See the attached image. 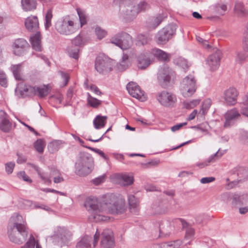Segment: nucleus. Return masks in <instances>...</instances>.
<instances>
[{
  "label": "nucleus",
  "mask_w": 248,
  "mask_h": 248,
  "mask_svg": "<svg viewBox=\"0 0 248 248\" xmlns=\"http://www.w3.org/2000/svg\"><path fill=\"white\" fill-rule=\"evenodd\" d=\"M138 67L140 69H145L153 62V57L150 51L140 54L137 57Z\"/></svg>",
  "instance_id": "14"
},
{
  "label": "nucleus",
  "mask_w": 248,
  "mask_h": 248,
  "mask_svg": "<svg viewBox=\"0 0 248 248\" xmlns=\"http://www.w3.org/2000/svg\"><path fill=\"white\" fill-rule=\"evenodd\" d=\"M79 49L78 47L71 46L68 48V53L69 56L76 60L78 59Z\"/></svg>",
  "instance_id": "37"
},
{
  "label": "nucleus",
  "mask_w": 248,
  "mask_h": 248,
  "mask_svg": "<svg viewBox=\"0 0 248 248\" xmlns=\"http://www.w3.org/2000/svg\"><path fill=\"white\" fill-rule=\"evenodd\" d=\"M48 169L50 170V175H60V171L54 166L48 167Z\"/></svg>",
  "instance_id": "60"
},
{
  "label": "nucleus",
  "mask_w": 248,
  "mask_h": 248,
  "mask_svg": "<svg viewBox=\"0 0 248 248\" xmlns=\"http://www.w3.org/2000/svg\"><path fill=\"white\" fill-rule=\"evenodd\" d=\"M21 3L25 12L32 11L36 9L37 0H21Z\"/></svg>",
  "instance_id": "22"
},
{
  "label": "nucleus",
  "mask_w": 248,
  "mask_h": 248,
  "mask_svg": "<svg viewBox=\"0 0 248 248\" xmlns=\"http://www.w3.org/2000/svg\"><path fill=\"white\" fill-rule=\"evenodd\" d=\"M35 245V238L32 234H31L28 241L21 247V248H34Z\"/></svg>",
  "instance_id": "45"
},
{
  "label": "nucleus",
  "mask_w": 248,
  "mask_h": 248,
  "mask_svg": "<svg viewBox=\"0 0 248 248\" xmlns=\"http://www.w3.org/2000/svg\"><path fill=\"white\" fill-rule=\"evenodd\" d=\"M12 47L13 53L15 55L20 56L25 53L29 47V45L25 39L18 38L13 41Z\"/></svg>",
  "instance_id": "12"
},
{
  "label": "nucleus",
  "mask_w": 248,
  "mask_h": 248,
  "mask_svg": "<svg viewBox=\"0 0 248 248\" xmlns=\"http://www.w3.org/2000/svg\"><path fill=\"white\" fill-rule=\"evenodd\" d=\"M31 43L32 48L36 51H41L42 47L41 45L40 34L37 32L35 34L31 37Z\"/></svg>",
  "instance_id": "24"
},
{
  "label": "nucleus",
  "mask_w": 248,
  "mask_h": 248,
  "mask_svg": "<svg viewBox=\"0 0 248 248\" xmlns=\"http://www.w3.org/2000/svg\"><path fill=\"white\" fill-rule=\"evenodd\" d=\"M109 200L111 202H107L100 208L96 199H87L85 202L84 206L91 214L90 218L93 219L95 221H105L108 220L109 218L108 217L102 214L105 208L111 214H121L124 212L126 208L124 199L117 198L115 195H111Z\"/></svg>",
  "instance_id": "1"
},
{
  "label": "nucleus",
  "mask_w": 248,
  "mask_h": 248,
  "mask_svg": "<svg viewBox=\"0 0 248 248\" xmlns=\"http://www.w3.org/2000/svg\"><path fill=\"white\" fill-rule=\"evenodd\" d=\"M106 178V175L103 174L101 176H100L92 180V182L95 185H99L100 184L105 182Z\"/></svg>",
  "instance_id": "56"
},
{
  "label": "nucleus",
  "mask_w": 248,
  "mask_h": 248,
  "mask_svg": "<svg viewBox=\"0 0 248 248\" xmlns=\"http://www.w3.org/2000/svg\"><path fill=\"white\" fill-rule=\"evenodd\" d=\"M215 180V178L213 177H203L201 179L200 182L202 184H207L212 182Z\"/></svg>",
  "instance_id": "64"
},
{
  "label": "nucleus",
  "mask_w": 248,
  "mask_h": 248,
  "mask_svg": "<svg viewBox=\"0 0 248 248\" xmlns=\"http://www.w3.org/2000/svg\"><path fill=\"white\" fill-rule=\"evenodd\" d=\"M22 70V63L12 65L11 70L12 71L15 79L16 80H22L23 78L21 75V72Z\"/></svg>",
  "instance_id": "26"
},
{
  "label": "nucleus",
  "mask_w": 248,
  "mask_h": 248,
  "mask_svg": "<svg viewBox=\"0 0 248 248\" xmlns=\"http://www.w3.org/2000/svg\"><path fill=\"white\" fill-rule=\"evenodd\" d=\"M93 166L92 155L87 152H81L75 163V172L80 176H86L92 172Z\"/></svg>",
  "instance_id": "3"
},
{
  "label": "nucleus",
  "mask_w": 248,
  "mask_h": 248,
  "mask_svg": "<svg viewBox=\"0 0 248 248\" xmlns=\"http://www.w3.org/2000/svg\"><path fill=\"white\" fill-rule=\"evenodd\" d=\"M166 16L162 15H159L155 18L153 21V26L154 28H156L162 22Z\"/></svg>",
  "instance_id": "50"
},
{
  "label": "nucleus",
  "mask_w": 248,
  "mask_h": 248,
  "mask_svg": "<svg viewBox=\"0 0 248 248\" xmlns=\"http://www.w3.org/2000/svg\"><path fill=\"white\" fill-rule=\"evenodd\" d=\"M26 29L30 31L38 32L39 21L38 17L35 16H31L28 17L25 21Z\"/></svg>",
  "instance_id": "19"
},
{
  "label": "nucleus",
  "mask_w": 248,
  "mask_h": 248,
  "mask_svg": "<svg viewBox=\"0 0 248 248\" xmlns=\"http://www.w3.org/2000/svg\"><path fill=\"white\" fill-rule=\"evenodd\" d=\"M234 13L238 17L245 16L248 14V11L244 4L240 1H236L234 7Z\"/></svg>",
  "instance_id": "23"
},
{
  "label": "nucleus",
  "mask_w": 248,
  "mask_h": 248,
  "mask_svg": "<svg viewBox=\"0 0 248 248\" xmlns=\"http://www.w3.org/2000/svg\"><path fill=\"white\" fill-rule=\"evenodd\" d=\"M187 124L186 122L180 123L177 124H176L171 127V130L173 132H175L179 129H180L181 127H182L183 126L186 125Z\"/></svg>",
  "instance_id": "62"
},
{
  "label": "nucleus",
  "mask_w": 248,
  "mask_h": 248,
  "mask_svg": "<svg viewBox=\"0 0 248 248\" xmlns=\"http://www.w3.org/2000/svg\"><path fill=\"white\" fill-rule=\"evenodd\" d=\"M114 2L119 3L123 17L126 20H133L138 15L136 6L131 3L130 0H115Z\"/></svg>",
  "instance_id": "8"
},
{
  "label": "nucleus",
  "mask_w": 248,
  "mask_h": 248,
  "mask_svg": "<svg viewBox=\"0 0 248 248\" xmlns=\"http://www.w3.org/2000/svg\"><path fill=\"white\" fill-rule=\"evenodd\" d=\"M55 29L60 34L65 35H70L77 30L74 21L67 17L58 20L55 23Z\"/></svg>",
  "instance_id": "6"
},
{
  "label": "nucleus",
  "mask_w": 248,
  "mask_h": 248,
  "mask_svg": "<svg viewBox=\"0 0 248 248\" xmlns=\"http://www.w3.org/2000/svg\"><path fill=\"white\" fill-rule=\"evenodd\" d=\"M48 149L49 152L51 153H54L56 151H58V143L57 141H52L49 143L48 145Z\"/></svg>",
  "instance_id": "51"
},
{
  "label": "nucleus",
  "mask_w": 248,
  "mask_h": 248,
  "mask_svg": "<svg viewBox=\"0 0 248 248\" xmlns=\"http://www.w3.org/2000/svg\"><path fill=\"white\" fill-rule=\"evenodd\" d=\"M34 147L38 152L42 153L44 148L43 140L41 139L37 140L34 143Z\"/></svg>",
  "instance_id": "47"
},
{
  "label": "nucleus",
  "mask_w": 248,
  "mask_h": 248,
  "mask_svg": "<svg viewBox=\"0 0 248 248\" xmlns=\"http://www.w3.org/2000/svg\"><path fill=\"white\" fill-rule=\"evenodd\" d=\"M12 128V123L6 117H0V129L3 132H9Z\"/></svg>",
  "instance_id": "27"
},
{
  "label": "nucleus",
  "mask_w": 248,
  "mask_h": 248,
  "mask_svg": "<svg viewBox=\"0 0 248 248\" xmlns=\"http://www.w3.org/2000/svg\"><path fill=\"white\" fill-rule=\"evenodd\" d=\"M102 239L101 244L105 248H111L115 245L113 232L109 230H104L102 233Z\"/></svg>",
  "instance_id": "15"
},
{
  "label": "nucleus",
  "mask_w": 248,
  "mask_h": 248,
  "mask_svg": "<svg viewBox=\"0 0 248 248\" xmlns=\"http://www.w3.org/2000/svg\"><path fill=\"white\" fill-rule=\"evenodd\" d=\"M29 165L33 168L37 172L38 175L41 178V179L44 181V183L46 184H49L51 183V181L50 180V176H47L46 175L44 172H42L41 171L40 168L33 164H29Z\"/></svg>",
  "instance_id": "28"
},
{
  "label": "nucleus",
  "mask_w": 248,
  "mask_h": 248,
  "mask_svg": "<svg viewBox=\"0 0 248 248\" xmlns=\"http://www.w3.org/2000/svg\"><path fill=\"white\" fill-rule=\"evenodd\" d=\"M15 166V163L14 162H9L5 164V171L8 174H11L13 172L14 168Z\"/></svg>",
  "instance_id": "52"
},
{
  "label": "nucleus",
  "mask_w": 248,
  "mask_h": 248,
  "mask_svg": "<svg viewBox=\"0 0 248 248\" xmlns=\"http://www.w3.org/2000/svg\"><path fill=\"white\" fill-rule=\"evenodd\" d=\"M183 242L180 239L162 243L164 248H181Z\"/></svg>",
  "instance_id": "32"
},
{
  "label": "nucleus",
  "mask_w": 248,
  "mask_h": 248,
  "mask_svg": "<svg viewBox=\"0 0 248 248\" xmlns=\"http://www.w3.org/2000/svg\"><path fill=\"white\" fill-rule=\"evenodd\" d=\"M91 241V237L85 236L77 243L76 247L77 248H88L90 247V243Z\"/></svg>",
  "instance_id": "35"
},
{
  "label": "nucleus",
  "mask_w": 248,
  "mask_h": 248,
  "mask_svg": "<svg viewBox=\"0 0 248 248\" xmlns=\"http://www.w3.org/2000/svg\"><path fill=\"white\" fill-rule=\"evenodd\" d=\"M225 150L220 151V149H219L215 154L213 155H211L208 157V162H216L217 160L219 159L225 153Z\"/></svg>",
  "instance_id": "38"
},
{
  "label": "nucleus",
  "mask_w": 248,
  "mask_h": 248,
  "mask_svg": "<svg viewBox=\"0 0 248 248\" xmlns=\"http://www.w3.org/2000/svg\"><path fill=\"white\" fill-rule=\"evenodd\" d=\"M77 10L80 22V27H81L83 25L86 24V16L84 13L79 9L78 8Z\"/></svg>",
  "instance_id": "48"
},
{
  "label": "nucleus",
  "mask_w": 248,
  "mask_h": 248,
  "mask_svg": "<svg viewBox=\"0 0 248 248\" xmlns=\"http://www.w3.org/2000/svg\"><path fill=\"white\" fill-rule=\"evenodd\" d=\"M150 51L152 57H153V60L154 57L162 62H168L170 60V55L160 49L154 48L151 49Z\"/></svg>",
  "instance_id": "20"
},
{
  "label": "nucleus",
  "mask_w": 248,
  "mask_h": 248,
  "mask_svg": "<svg viewBox=\"0 0 248 248\" xmlns=\"http://www.w3.org/2000/svg\"><path fill=\"white\" fill-rule=\"evenodd\" d=\"M59 73H60V75L61 76L62 78L64 81V85H66L67 84V83L69 81V75L67 73L63 72L62 71H60Z\"/></svg>",
  "instance_id": "61"
},
{
  "label": "nucleus",
  "mask_w": 248,
  "mask_h": 248,
  "mask_svg": "<svg viewBox=\"0 0 248 248\" xmlns=\"http://www.w3.org/2000/svg\"><path fill=\"white\" fill-rule=\"evenodd\" d=\"M175 75V72L171 69L167 65H162L160 67L157 73V79L159 84L162 87L166 88Z\"/></svg>",
  "instance_id": "9"
},
{
  "label": "nucleus",
  "mask_w": 248,
  "mask_h": 248,
  "mask_svg": "<svg viewBox=\"0 0 248 248\" xmlns=\"http://www.w3.org/2000/svg\"><path fill=\"white\" fill-rule=\"evenodd\" d=\"M110 42L119 46L123 50L129 48L133 43L132 37L124 31L119 32L110 39Z\"/></svg>",
  "instance_id": "7"
},
{
  "label": "nucleus",
  "mask_w": 248,
  "mask_h": 248,
  "mask_svg": "<svg viewBox=\"0 0 248 248\" xmlns=\"http://www.w3.org/2000/svg\"><path fill=\"white\" fill-rule=\"evenodd\" d=\"M211 105V101L210 99H206L203 101L200 110L202 115H204L207 112Z\"/></svg>",
  "instance_id": "40"
},
{
  "label": "nucleus",
  "mask_w": 248,
  "mask_h": 248,
  "mask_svg": "<svg viewBox=\"0 0 248 248\" xmlns=\"http://www.w3.org/2000/svg\"><path fill=\"white\" fill-rule=\"evenodd\" d=\"M225 122L224 124L225 127H229L232 125L240 117V114L236 108L227 111L225 114Z\"/></svg>",
  "instance_id": "16"
},
{
  "label": "nucleus",
  "mask_w": 248,
  "mask_h": 248,
  "mask_svg": "<svg viewBox=\"0 0 248 248\" xmlns=\"http://www.w3.org/2000/svg\"><path fill=\"white\" fill-rule=\"evenodd\" d=\"M200 99L193 100L192 101H189V102L186 103V108H193L196 106L197 105H198L200 103Z\"/></svg>",
  "instance_id": "58"
},
{
  "label": "nucleus",
  "mask_w": 248,
  "mask_h": 248,
  "mask_svg": "<svg viewBox=\"0 0 248 248\" xmlns=\"http://www.w3.org/2000/svg\"><path fill=\"white\" fill-rule=\"evenodd\" d=\"M88 103L93 108H97L101 103V101L95 98H91L89 100Z\"/></svg>",
  "instance_id": "54"
},
{
  "label": "nucleus",
  "mask_w": 248,
  "mask_h": 248,
  "mask_svg": "<svg viewBox=\"0 0 248 248\" xmlns=\"http://www.w3.org/2000/svg\"><path fill=\"white\" fill-rule=\"evenodd\" d=\"M248 57V46H244V50L237 53L236 61L239 63L244 62Z\"/></svg>",
  "instance_id": "36"
},
{
  "label": "nucleus",
  "mask_w": 248,
  "mask_h": 248,
  "mask_svg": "<svg viewBox=\"0 0 248 248\" xmlns=\"http://www.w3.org/2000/svg\"><path fill=\"white\" fill-rule=\"evenodd\" d=\"M240 196L237 194H234L232 196V204L233 206H236L240 203Z\"/></svg>",
  "instance_id": "59"
},
{
  "label": "nucleus",
  "mask_w": 248,
  "mask_h": 248,
  "mask_svg": "<svg viewBox=\"0 0 248 248\" xmlns=\"http://www.w3.org/2000/svg\"><path fill=\"white\" fill-rule=\"evenodd\" d=\"M221 56V52L219 50L210 55L207 60V63L210 67L211 71L217 70L220 64V60Z\"/></svg>",
  "instance_id": "17"
},
{
  "label": "nucleus",
  "mask_w": 248,
  "mask_h": 248,
  "mask_svg": "<svg viewBox=\"0 0 248 248\" xmlns=\"http://www.w3.org/2000/svg\"><path fill=\"white\" fill-rule=\"evenodd\" d=\"M175 62L177 65L183 68L184 69H187L188 67L186 60L182 57H179L176 59Z\"/></svg>",
  "instance_id": "43"
},
{
  "label": "nucleus",
  "mask_w": 248,
  "mask_h": 248,
  "mask_svg": "<svg viewBox=\"0 0 248 248\" xmlns=\"http://www.w3.org/2000/svg\"><path fill=\"white\" fill-rule=\"evenodd\" d=\"M50 92L48 85H43L40 86H36V93L39 97L43 98L47 95Z\"/></svg>",
  "instance_id": "31"
},
{
  "label": "nucleus",
  "mask_w": 248,
  "mask_h": 248,
  "mask_svg": "<svg viewBox=\"0 0 248 248\" xmlns=\"http://www.w3.org/2000/svg\"><path fill=\"white\" fill-rule=\"evenodd\" d=\"M149 41L148 37L144 34H140L136 38V45L142 46L146 44Z\"/></svg>",
  "instance_id": "39"
},
{
  "label": "nucleus",
  "mask_w": 248,
  "mask_h": 248,
  "mask_svg": "<svg viewBox=\"0 0 248 248\" xmlns=\"http://www.w3.org/2000/svg\"><path fill=\"white\" fill-rule=\"evenodd\" d=\"M128 204L130 212L137 214L140 210L139 201L135 196L130 195L128 197Z\"/></svg>",
  "instance_id": "21"
},
{
  "label": "nucleus",
  "mask_w": 248,
  "mask_h": 248,
  "mask_svg": "<svg viewBox=\"0 0 248 248\" xmlns=\"http://www.w3.org/2000/svg\"><path fill=\"white\" fill-rule=\"evenodd\" d=\"M95 33L97 39L101 40L104 38L107 34V31L102 29L99 26H97L95 28Z\"/></svg>",
  "instance_id": "42"
},
{
  "label": "nucleus",
  "mask_w": 248,
  "mask_h": 248,
  "mask_svg": "<svg viewBox=\"0 0 248 248\" xmlns=\"http://www.w3.org/2000/svg\"><path fill=\"white\" fill-rule=\"evenodd\" d=\"M238 93L234 88H230L224 93V99L226 103L229 106L234 105L237 101Z\"/></svg>",
  "instance_id": "18"
},
{
  "label": "nucleus",
  "mask_w": 248,
  "mask_h": 248,
  "mask_svg": "<svg viewBox=\"0 0 248 248\" xmlns=\"http://www.w3.org/2000/svg\"><path fill=\"white\" fill-rule=\"evenodd\" d=\"M129 66V62L128 61H121L119 63L117 64V68L119 71H123L126 69Z\"/></svg>",
  "instance_id": "55"
},
{
  "label": "nucleus",
  "mask_w": 248,
  "mask_h": 248,
  "mask_svg": "<svg viewBox=\"0 0 248 248\" xmlns=\"http://www.w3.org/2000/svg\"><path fill=\"white\" fill-rule=\"evenodd\" d=\"M90 90L94 93L97 95L102 94V92L100 91L99 88L95 85L92 84L90 87Z\"/></svg>",
  "instance_id": "63"
},
{
  "label": "nucleus",
  "mask_w": 248,
  "mask_h": 248,
  "mask_svg": "<svg viewBox=\"0 0 248 248\" xmlns=\"http://www.w3.org/2000/svg\"><path fill=\"white\" fill-rule=\"evenodd\" d=\"M95 68L99 73L104 74L112 71V65L107 58L98 56L95 62Z\"/></svg>",
  "instance_id": "11"
},
{
  "label": "nucleus",
  "mask_w": 248,
  "mask_h": 248,
  "mask_svg": "<svg viewBox=\"0 0 248 248\" xmlns=\"http://www.w3.org/2000/svg\"><path fill=\"white\" fill-rule=\"evenodd\" d=\"M73 45L77 47H81L86 44V40L83 34L80 33L72 40Z\"/></svg>",
  "instance_id": "30"
},
{
  "label": "nucleus",
  "mask_w": 248,
  "mask_h": 248,
  "mask_svg": "<svg viewBox=\"0 0 248 248\" xmlns=\"http://www.w3.org/2000/svg\"><path fill=\"white\" fill-rule=\"evenodd\" d=\"M22 94H26L28 96H34L36 95V86L25 85L22 90H20Z\"/></svg>",
  "instance_id": "29"
},
{
  "label": "nucleus",
  "mask_w": 248,
  "mask_h": 248,
  "mask_svg": "<svg viewBox=\"0 0 248 248\" xmlns=\"http://www.w3.org/2000/svg\"><path fill=\"white\" fill-rule=\"evenodd\" d=\"M227 10V6L225 4H217L215 6L216 12L221 16L225 14V12Z\"/></svg>",
  "instance_id": "46"
},
{
  "label": "nucleus",
  "mask_w": 248,
  "mask_h": 248,
  "mask_svg": "<svg viewBox=\"0 0 248 248\" xmlns=\"http://www.w3.org/2000/svg\"><path fill=\"white\" fill-rule=\"evenodd\" d=\"M53 16L52 11L51 9L47 10L45 16V28L47 30L51 26V19Z\"/></svg>",
  "instance_id": "41"
},
{
  "label": "nucleus",
  "mask_w": 248,
  "mask_h": 248,
  "mask_svg": "<svg viewBox=\"0 0 248 248\" xmlns=\"http://www.w3.org/2000/svg\"><path fill=\"white\" fill-rule=\"evenodd\" d=\"M73 93H74V89L73 87H70L69 88V89L67 91V98H66V101L67 103L66 104L64 105V106H68V105H71V104L70 103V101L71 100L73 96Z\"/></svg>",
  "instance_id": "53"
},
{
  "label": "nucleus",
  "mask_w": 248,
  "mask_h": 248,
  "mask_svg": "<svg viewBox=\"0 0 248 248\" xmlns=\"http://www.w3.org/2000/svg\"><path fill=\"white\" fill-rule=\"evenodd\" d=\"M107 119L108 117L106 116L97 115L93 121L94 127L97 129L104 127L106 125Z\"/></svg>",
  "instance_id": "25"
},
{
  "label": "nucleus",
  "mask_w": 248,
  "mask_h": 248,
  "mask_svg": "<svg viewBox=\"0 0 248 248\" xmlns=\"http://www.w3.org/2000/svg\"><path fill=\"white\" fill-rule=\"evenodd\" d=\"M136 6V9L138 10V14L141 12H144L150 8L149 5L145 1H141Z\"/></svg>",
  "instance_id": "44"
},
{
  "label": "nucleus",
  "mask_w": 248,
  "mask_h": 248,
  "mask_svg": "<svg viewBox=\"0 0 248 248\" xmlns=\"http://www.w3.org/2000/svg\"><path fill=\"white\" fill-rule=\"evenodd\" d=\"M118 178L120 180L122 181L124 186L131 185L134 182L133 177L126 174H121L119 175Z\"/></svg>",
  "instance_id": "34"
},
{
  "label": "nucleus",
  "mask_w": 248,
  "mask_h": 248,
  "mask_svg": "<svg viewBox=\"0 0 248 248\" xmlns=\"http://www.w3.org/2000/svg\"><path fill=\"white\" fill-rule=\"evenodd\" d=\"M17 176L19 179H22L25 182H29V183H31L32 182V180L26 174L24 171H21L18 172L17 173Z\"/></svg>",
  "instance_id": "49"
},
{
  "label": "nucleus",
  "mask_w": 248,
  "mask_h": 248,
  "mask_svg": "<svg viewBox=\"0 0 248 248\" xmlns=\"http://www.w3.org/2000/svg\"><path fill=\"white\" fill-rule=\"evenodd\" d=\"M196 82V79L192 75L186 76L182 79L180 90L184 97H190L195 93L197 88Z\"/></svg>",
  "instance_id": "4"
},
{
  "label": "nucleus",
  "mask_w": 248,
  "mask_h": 248,
  "mask_svg": "<svg viewBox=\"0 0 248 248\" xmlns=\"http://www.w3.org/2000/svg\"><path fill=\"white\" fill-rule=\"evenodd\" d=\"M7 233L10 240L17 244H21L27 238L29 228L23 217L15 213L10 217L7 227Z\"/></svg>",
  "instance_id": "2"
},
{
  "label": "nucleus",
  "mask_w": 248,
  "mask_h": 248,
  "mask_svg": "<svg viewBox=\"0 0 248 248\" xmlns=\"http://www.w3.org/2000/svg\"><path fill=\"white\" fill-rule=\"evenodd\" d=\"M176 25L170 24L159 30L155 36V40L158 45H165L172 38L175 34Z\"/></svg>",
  "instance_id": "5"
},
{
  "label": "nucleus",
  "mask_w": 248,
  "mask_h": 248,
  "mask_svg": "<svg viewBox=\"0 0 248 248\" xmlns=\"http://www.w3.org/2000/svg\"><path fill=\"white\" fill-rule=\"evenodd\" d=\"M232 173L236 174L240 178H245L247 174V169L242 166H237L232 170Z\"/></svg>",
  "instance_id": "33"
},
{
  "label": "nucleus",
  "mask_w": 248,
  "mask_h": 248,
  "mask_svg": "<svg viewBox=\"0 0 248 248\" xmlns=\"http://www.w3.org/2000/svg\"><path fill=\"white\" fill-rule=\"evenodd\" d=\"M0 84L4 87H6L7 86V80L6 75L4 72L1 71H0Z\"/></svg>",
  "instance_id": "57"
},
{
  "label": "nucleus",
  "mask_w": 248,
  "mask_h": 248,
  "mask_svg": "<svg viewBox=\"0 0 248 248\" xmlns=\"http://www.w3.org/2000/svg\"><path fill=\"white\" fill-rule=\"evenodd\" d=\"M126 89L129 93L133 97L141 101L145 100L146 97L144 92L136 83L132 81L129 82L126 85Z\"/></svg>",
  "instance_id": "13"
},
{
  "label": "nucleus",
  "mask_w": 248,
  "mask_h": 248,
  "mask_svg": "<svg viewBox=\"0 0 248 248\" xmlns=\"http://www.w3.org/2000/svg\"><path fill=\"white\" fill-rule=\"evenodd\" d=\"M157 99L161 105L165 107H172L177 101L175 94L163 91L158 93Z\"/></svg>",
  "instance_id": "10"
}]
</instances>
